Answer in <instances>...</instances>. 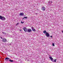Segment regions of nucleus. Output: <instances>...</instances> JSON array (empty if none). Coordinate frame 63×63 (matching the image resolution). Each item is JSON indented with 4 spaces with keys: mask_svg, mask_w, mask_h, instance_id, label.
I'll return each mask as SVG.
<instances>
[{
    "mask_svg": "<svg viewBox=\"0 0 63 63\" xmlns=\"http://www.w3.org/2000/svg\"><path fill=\"white\" fill-rule=\"evenodd\" d=\"M49 58L50 59L51 61H52L53 62H56V60H57L56 59H55L54 60H53V59L51 57H49Z\"/></svg>",
    "mask_w": 63,
    "mask_h": 63,
    "instance_id": "f257e3e1",
    "label": "nucleus"
},
{
    "mask_svg": "<svg viewBox=\"0 0 63 63\" xmlns=\"http://www.w3.org/2000/svg\"><path fill=\"white\" fill-rule=\"evenodd\" d=\"M0 19L2 20H5L6 19V18L4 17L0 16Z\"/></svg>",
    "mask_w": 63,
    "mask_h": 63,
    "instance_id": "f03ea898",
    "label": "nucleus"
},
{
    "mask_svg": "<svg viewBox=\"0 0 63 63\" xmlns=\"http://www.w3.org/2000/svg\"><path fill=\"white\" fill-rule=\"evenodd\" d=\"M2 41L3 42H7V40H6V38H3L2 39Z\"/></svg>",
    "mask_w": 63,
    "mask_h": 63,
    "instance_id": "7ed1b4c3",
    "label": "nucleus"
},
{
    "mask_svg": "<svg viewBox=\"0 0 63 63\" xmlns=\"http://www.w3.org/2000/svg\"><path fill=\"white\" fill-rule=\"evenodd\" d=\"M46 35L47 37H49V33L47 32L46 34Z\"/></svg>",
    "mask_w": 63,
    "mask_h": 63,
    "instance_id": "20e7f679",
    "label": "nucleus"
},
{
    "mask_svg": "<svg viewBox=\"0 0 63 63\" xmlns=\"http://www.w3.org/2000/svg\"><path fill=\"white\" fill-rule=\"evenodd\" d=\"M32 30L33 31L36 32V31L35 29H34V27H32Z\"/></svg>",
    "mask_w": 63,
    "mask_h": 63,
    "instance_id": "39448f33",
    "label": "nucleus"
},
{
    "mask_svg": "<svg viewBox=\"0 0 63 63\" xmlns=\"http://www.w3.org/2000/svg\"><path fill=\"white\" fill-rule=\"evenodd\" d=\"M23 29L25 32H27V29L26 27H24L23 28Z\"/></svg>",
    "mask_w": 63,
    "mask_h": 63,
    "instance_id": "423d86ee",
    "label": "nucleus"
},
{
    "mask_svg": "<svg viewBox=\"0 0 63 63\" xmlns=\"http://www.w3.org/2000/svg\"><path fill=\"white\" fill-rule=\"evenodd\" d=\"M32 31V30L31 29H27V31L28 32H31Z\"/></svg>",
    "mask_w": 63,
    "mask_h": 63,
    "instance_id": "0eeeda50",
    "label": "nucleus"
},
{
    "mask_svg": "<svg viewBox=\"0 0 63 63\" xmlns=\"http://www.w3.org/2000/svg\"><path fill=\"white\" fill-rule=\"evenodd\" d=\"M42 10H43V11H44L45 10V7L43 6L42 7Z\"/></svg>",
    "mask_w": 63,
    "mask_h": 63,
    "instance_id": "6e6552de",
    "label": "nucleus"
},
{
    "mask_svg": "<svg viewBox=\"0 0 63 63\" xmlns=\"http://www.w3.org/2000/svg\"><path fill=\"white\" fill-rule=\"evenodd\" d=\"M8 59H10V58L8 57H6L5 58V60L6 61H7V60H8Z\"/></svg>",
    "mask_w": 63,
    "mask_h": 63,
    "instance_id": "1a4fd4ad",
    "label": "nucleus"
},
{
    "mask_svg": "<svg viewBox=\"0 0 63 63\" xmlns=\"http://www.w3.org/2000/svg\"><path fill=\"white\" fill-rule=\"evenodd\" d=\"M24 15L23 13H20L19 15L20 16H23Z\"/></svg>",
    "mask_w": 63,
    "mask_h": 63,
    "instance_id": "9d476101",
    "label": "nucleus"
},
{
    "mask_svg": "<svg viewBox=\"0 0 63 63\" xmlns=\"http://www.w3.org/2000/svg\"><path fill=\"white\" fill-rule=\"evenodd\" d=\"M43 33L45 34H46V33H47V32L45 30L43 31Z\"/></svg>",
    "mask_w": 63,
    "mask_h": 63,
    "instance_id": "9b49d317",
    "label": "nucleus"
},
{
    "mask_svg": "<svg viewBox=\"0 0 63 63\" xmlns=\"http://www.w3.org/2000/svg\"><path fill=\"white\" fill-rule=\"evenodd\" d=\"M2 33L3 34H6V33H5V32H2Z\"/></svg>",
    "mask_w": 63,
    "mask_h": 63,
    "instance_id": "f8f14e48",
    "label": "nucleus"
},
{
    "mask_svg": "<svg viewBox=\"0 0 63 63\" xmlns=\"http://www.w3.org/2000/svg\"><path fill=\"white\" fill-rule=\"evenodd\" d=\"M9 61H10V62H13V61L12 60H9Z\"/></svg>",
    "mask_w": 63,
    "mask_h": 63,
    "instance_id": "ddd939ff",
    "label": "nucleus"
},
{
    "mask_svg": "<svg viewBox=\"0 0 63 63\" xmlns=\"http://www.w3.org/2000/svg\"><path fill=\"white\" fill-rule=\"evenodd\" d=\"M52 46H54V43H52Z\"/></svg>",
    "mask_w": 63,
    "mask_h": 63,
    "instance_id": "4468645a",
    "label": "nucleus"
},
{
    "mask_svg": "<svg viewBox=\"0 0 63 63\" xmlns=\"http://www.w3.org/2000/svg\"><path fill=\"white\" fill-rule=\"evenodd\" d=\"M24 18H25L26 19H27V17H24Z\"/></svg>",
    "mask_w": 63,
    "mask_h": 63,
    "instance_id": "2eb2a0df",
    "label": "nucleus"
},
{
    "mask_svg": "<svg viewBox=\"0 0 63 63\" xmlns=\"http://www.w3.org/2000/svg\"><path fill=\"white\" fill-rule=\"evenodd\" d=\"M21 23L22 24V23H24V22H22V21H21Z\"/></svg>",
    "mask_w": 63,
    "mask_h": 63,
    "instance_id": "dca6fc26",
    "label": "nucleus"
},
{
    "mask_svg": "<svg viewBox=\"0 0 63 63\" xmlns=\"http://www.w3.org/2000/svg\"><path fill=\"white\" fill-rule=\"evenodd\" d=\"M18 24H19V23H17L16 24V25H17Z\"/></svg>",
    "mask_w": 63,
    "mask_h": 63,
    "instance_id": "f3484780",
    "label": "nucleus"
},
{
    "mask_svg": "<svg viewBox=\"0 0 63 63\" xmlns=\"http://www.w3.org/2000/svg\"><path fill=\"white\" fill-rule=\"evenodd\" d=\"M50 37H51V38H52V36H50Z\"/></svg>",
    "mask_w": 63,
    "mask_h": 63,
    "instance_id": "a211bd4d",
    "label": "nucleus"
},
{
    "mask_svg": "<svg viewBox=\"0 0 63 63\" xmlns=\"http://www.w3.org/2000/svg\"><path fill=\"white\" fill-rule=\"evenodd\" d=\"M0 38H1V39H3V38H2V37H0Z\"/></svg>",
    "mask_w": 63,
    "mask_h": 63,
    "instance_id": "6ab92c4d",
    "label": "nucleus"
},
{
    "mask_svg": "<svg viewBox=\"0 0 63 63\" xmlns=\"http://www.w3.org/2000/svg\"><path fill=\"white\" fill-rule=\"evenodd\" d=\"M24 19V18H22V19Z\"/></svg>",
    "mask_w": 63,
    "mask_h": 63,
    "instance_id": "aec40b11",
    "label": "nucleus"
},
{
    "mask_svg": "<svg viewBox=\"0 0 63 63\" xmlns=\"http://www.w3.org/2000/svg\"><path fill=\"white\" fill-rule=\"evenodd\" d=\"M49 5H51V4H49Z\"/></svg>",
    "mask_w": 63,
    "mask_h": 63,
    "instance_id": "412c9836",
    "label": "nucleus"
},
{
    "mask_svg": "<svg viewBox=\"0 0 63 63\" xmlns=\"http://www.w3.org/2000/svg\"><path fill=\"white\" fill-rule=\"evenodd\" d=\"M62 32L63 33V31H62Z\"/></svg>",
    "mask_w": 63,
    "mask_h": 63,
    "instance_id": "4be33fe9",
    "label": "nucleus"
},
{
    "mask_svg": "<svg viewBox=\"0 0 63 63\" xmlns=\"http://www.w3.org/2000/svg\"><path fill=\"white\" fill-rule=\"evenodd\" d=\"M48 2L49 3H50V2H49V1Z\"/></svg>",
    "mask_w": 63,
    "mask_h": 63,
    "instance_id": "5701e85b",
    "label": "nucleus"
},
{
    "mask_svg": "<svg viewBox=\"0 0 63 63\" xmlns=\"http://www.w3.org/2000/svg\"><path fill=\"white\" fill-rule=\"evenodd\" d=\"M9 45H11V44H9Z\"/></svg>",
    "mask_w": 63,
    "mask_h": 63,
    "instance_id": "b1692460",
    "label": "nucleus"
},
{
    "mask_svg": "<svg viewBox=\"0 0 63 63\" xmlns=\"http://www.w3.org/2000/svg\"><path fill=\"white\" fill-rule=\"evenodd\" d=\"M51 3H52V1H51Z\"/></svg>",
    "mask_w": 63,
    "mask_h": 63,
    "instance_id": "393cba45",
    "label": "nucleus"
},
{
    "mask_svg": "<svg viewBox=\"0 0 63 63\" xmlns=\"http://www.w3.org/2000/svg\"><path fill=\"white\" fill-rule=\"evenodd\" d=\"M20 31H21V30H20Z\"/></svg>",
    "mask_w": 63,
    "mask_h": 63,
    "instance_id": "a878e982",
    "label": "nucleus"
}]
</instances>
